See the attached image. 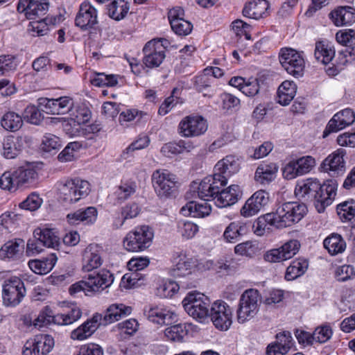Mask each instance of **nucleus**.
Listing matches in <instances>:
<instances>
[{"instance_id":"nucleus-1","label":"nucleus","mask_w":355,"mask_h":355,"mask_svg":"<svg viewBox=\"0 0 355 355\" xmlns=\"http://www.w3.org/2000/svg\"><path fill=\"white\" fill-rule=\"evenodd\" d=\"M308 211L304 203L286 202L277 205L275 211L270 212L274 218L273 227L282 229L300 222Z\"/></svg>"},{"instance_id":"nucleus-2","label":"nucleus","mask_w":355,"mask_h":355,"mask_svg":"<svg viewBox=\"0 0 355 355\" xmlns=\"http://www.w3.org/2000/svg\"><path fill=\"white\" fill-rule=\"evenodd\" d=\"M60 199L67 203L73 204L88 196L90 184L80 178L68 179L58 183Z\"/></svg>"},{"instance_id":"nucleus-3","label":"nucleus","mask_w":355,"mask_h":355,"mask_svg":"<svg viewBox=\"0 0 355 355\" xmlns=\"http://www.w3.org/2000/svg\"><path fill=\"white\" fill-rule=\"evenodd\" d=\"M261 295L256 289L250 288L245 291L241 295L237 310V320L239 323L254 318L259 311Z\"/></svg>"},{"instance_id":"nucleus-4","label":"nucleus","mask_w":355,"mask_h":355,"mask_svg":"<svg viewBox=\"0 0 355 355\" xmlns=\"http://www.w3.org/2000/svg\"><path fill=\"white\" fill-rule=\"evenodd\" d=\"M153 232L147 225L137 227L130 232L123 239V246L128 251L140 252L150 246Z\"/></svg>"},{"instance_id":"nucleus-5","label":"nucleus","mask_w":355,"mask_h":355,"mask_svg":"<svg viewBox=\"0 0 355 355\" xmlns=\"http://www.w3.org/2000/svg\"><path fill=\"white\" fill-rule=\"evenodd\" d=\"M184 310L195 319L203 320L210 313V300L200 293H190L182 301Z\"/></svg>"},{"instance_id":"nucleus-6","label":"nucleus","mask_w":355,"mask_h":355,"mask_svg":"<svg viewBox=\"0 0 355 355\" xmlns=\"http://www.w3.org/2000/svg\"><path fill=\"white\" fill-rule=\"evenodd\" d=\"M26 290L24 282L18 277L6 279L2 285V300L6 306H16L25 297Z\"/></svg>"},{"instance_id":"nucleus-7","label":"nucleus","mask_w":355,"mask_h":355,"mask_svg":"<svg viewBox=\"0 0 355 355\" xmlns=\"http://www.w3.org/2000/svg\"><path fill=\"white\" fill-rule=\"evenodd\" d=\"M155 191L160 198L171 196L176 188V176L166 169H157L152 175Z\"/></svg>"},{"instance_id":"nucleus-8","label":"nucleus","mask_w":355,"mask_h":355,"mask_svg":"<svg viewBox=\"0 0 355 355\" xmlns=\"http://www.w3.org/2000/svg\"><path fill=\"white\" fill-rule=\"evenodd\" d=\"M279 62L288 73L294 77L302 76L305 62L302 55L291 48L282 49L279 53Z\"/></svg>"},{"instance_id":"nucleus-9","label":"nucleus","mask_w":355,"mask_h":355,"mask_svg":"<svg viewBox=\"0 0 355 355\" xmlns=\"http://www.w3.org/2000/svg\"><path fill=\"white\" fill-rule=\"evenodd\" d=\"M209 317L218 329L227 331L232 324V309L224 301L211 304Z\"/></svg>"},{"instance_id":"nucleus-10","label":"nucleus","mask_w":355,"mask_h":355,"mask_svg":"<svg viewBox=\"0 0 355 355\" xmlns=\"http://www.w3.org/2000/svg\"><path fill=\"white\" fill-rule=\"evenodd\" d=\"M207 128V121L202 116L189 115L184 117L180 122L178 132L184 137H195L205 134Z\"/></svg>"},{"instance_id":"nucleus-11","label":"nucleus","mask_w":355,"mask_h":355,"mask_svg":"<svg viewBox=\"0 0 355 355\" xmlns=\"http://www.w3.org/2000/svg\"><path fill=\"white\" fill-rule=\"evenodd\" d=\"M54 346L53 338L47 334L37 335L28 340L23 347V355H45Z\"/></svg>"},{"instance_id":"nucleus-12","label":"nucleus","mask_w":355,"mask_h":355,"mask_svg":"<svg viewBox=\"0 0 355 355\" xmlns=\"http://www.w3.org/2000/svg\"><path fill=\"white\" fill-rule=\"evenodd\" d=\"M300 243L297 240H290L278 248L272 249L263 256L265 261L277 263L290 259L299 251Z\"/></svg>"},{"instance_id":"nucleus-13","label":"nucleus","mask_w":355,"mask_h":355,"mask_svg":"<svg viewBox=\"0 0 355 355\" xmlns=\"http://www.w3.org/2000/svg\"><path fill=\"white\" fill-rule=\"evenodd\" d=\"M38 103L43 112L53 115L67 114L73 106V99L69 96L58 98H40Z\"/></svg>"},{"instance_id":"nucleus-14","label":"nucleus","mask_w":355,"mask_h":355,"mask_svg":"<svg viewBox=\"0 0 355 355\" xmlns=\"http://www.w3.org/2000/svg\"><path fill=\"white\" fill-rule=\"evenodd\" d=\"M98 24V12L96 8L89 1H83L75 19V24L83 31L94 28Z\"/></svg>"},{"instance_id":"nucleus-15","label":"nucleus","mask_w":355,"mask_h":355,"mask_svg":"<svg viewBox=\"0 0 355 355\" xmlns=\"http://www.w3.org/2000/svg\"><path fill=\"white\" fill-rule=\"evenodd\" d=\"M143 63L150 69L158 67L166 57L164 48L159 41L148 42L143 49Z\"/></svg>"},{"instance_id":"nucleus-16","label":"nucleus","mask_w":355,"mask_h":355,"mask_svg":"<svg viewBox=\"0 0 355 355\" xmlns=\"http://www.w3.org/2000/svg\"><path fill=\"white\" fill-rule=\"evenodd\" d=\"M270 196L265 190H259L249 198L241 209V216L248 218L257 214L268 205Z\"/></svg>"},{"instance_id":"nucleus-17","label":"nucleus","mask_w":355,"mask_h":355,"mask_svg":"<svg viewBox=\"0 0 355 355\" xmlns=\"http://www.w3.org/2000/svg\"><path fill=\"white\" fill-rule=\"evenodd\" d=\"M48 0H19V12H24L28 19H36L45 15L49 10Z\"/></svg>"},{"instance_id":"nucleus-18","label":"nucleus","mask_w":355,"mask_h":355,"mask_svg":"<svg viewBox=\"0 0 355 355\" xmlns=\"http://www.w3.org/2000/svg\"><path fill=\"white\" fill-rule=\"evenodd\" d=\"M337 184L334 180H328L318 191L314 205L319 213L324 211L327 207L331 205L336 196Z\"/></svg>"},{"instance_id":"nucleus-19","label":"nucleus","mask_w":355,"mask_h":355,"mask_svg":"<svg viewBox=\"0 0 355 355\" xmlns=\"http://www.w3.org/2000/svg\"><path fill=\"white\" fill-rule=\"evenodd\" d=\"M346 151L339 148L329 155L322 163L324 171L329 173L331 176L342 175L345 171V161L344 157Z\"/></svg>"},{"instance_id":"nucleus-20","label":"nucleus","mask_w":355,"mask_h":355,"mask_svg":"<svg viewBox=\"0 0 355 355\" xmlns=\"http://www.w3.org/2000/svg\"><path fill=\"white\" fill-rule=\"evenodd\" d=\"M354 120L355 114L351 109H345L336 113L329 121L323 132V137H326L331 132H338L352 124Z\"/></svg>"},{"instance_id":"nucleus-21","label":"nucleus","mask_w":355,"mask_h":355,"mask_svg":"<svg viewBox=\"0 0 355 355\" xmlns=\"http://www.w3.org/2000/svg\"><path fill=\"white\" fill-rule=\"evenodd\" d=\"M218 175H213L205 178L198 187L197 194L204 201L214 200L216 193L219 191V185L225 186V180H220Z\"/></svg>"},{"instance_id":"nucleus-22","label":"nucleus","mask_w":355,"mask_h":355,"mask_svg":"<svg viewBox=\"0 0 355 355\" xmlns=\"http://www.w3.org/2000/svg\"><path fill=\"white\" fill-rule=\"evenodd\" d=\"M239 169V159L234 155H227L215 165L214 175H218V178L220 180H225L224 185L225 186L227 178L237 173Z\"/></svg>"},{"instance_id":"nucleus-23","label":"nucleus","mask_w":355,"mask_h":355,"mask_svg":"<svg viewBox=\"0 0 355 355\" xmlns=\"http://www.w3.org/2000/svg\"><path fill=\"white\" fill-rule=\"evenodd\" d=\"M114 281L113 275L106 269H102L98 272H93L86 278L88 290L90 291H98L109 287Z\"/></svg>"},{"instance_id":"nucleus-24","label":"nucleus","mask_w":355,"mask_h":355,"mask_svg":"<svg viewBox=\"0 0 355 355\" xmlns=\"http://www.w3.org/2000/svg\"><path fill=\"white\" fill-rule=\"evenodd\" d=\"M223 187L219 185V191L216 193L214 198L215 205L220 208L227 207L235 204L241 193L239 185L232 184L226 189H223Z\"/></svg>"},{"instance_id":"nucleus-25","label":"nucleus","mask_w":355,"mask_h":355,"mask_svg":"<svg viewBox=\"0 0 355 355\" xmlns=\"http://www.w3.org/2000/svg\"><path fill=\"white\" fill-rule=\"evenodd\" d=\"M321 184L315 178H307L297 183L295 189V196L304 200H315Z\"/></svg>"},{"instance_id":"nucleus-26","label":"nucleus","mask_w":355,"mask_h":355,"mask_svg":"<svg viewBox=\"0 0 355 355\" xmlns=\"http://www.w3.org/2000/svg\"><path fill=\"white\" fill-rule=\"evenodd\" d=\"M329 17L336 26H350L355 23V8L338 6L330 12Z\"/></svg>"},{"instance_id":"nucleus-27","label":"nucleus","mask_w":355,"mask_h":355,"mask_svg":"<svg viewBox=\"0 0 355 355\" xmlns=\"http://www.w3.org/2000/svg\"><path fill=\"white\" fill-rule=\"evenodd\" d=\"M173 265L170 269V274L175 278L184 277L191 273L195 265L191 258H189L182 252L177 253L173 261Z\"/></svg>"},{"instance_id":"nucleus-28","label":"nucleus","mask_w":355,"mask_h":355,"mask_svg":"<svg viewBox=\"0 0 355 355\" xmlns=\"http://www.w3.org/2000/svg\"><path fill=\"white\" fill-rule=\"evenodd\" d=\"M270 5L266 0H252L243 9V15L248 18L259 20L268 16Z\"/></svg>"},{"instance_id":"nucleus-29","label":"nucleus","mask_w":355,"mask_h":355,"mask_svg":"<svg viewBox=\"0 0 355 355\" xmlns=\"http://www.w3.org/2000/svg\"><path fill=\"white\" fill-rule=\"evenodd\" d=\"M101 250L96 245H88L83 253V270L90 272L100 267L103 263Z\"/></svg>"},{"instance_id":"nucleus-30","label":"nucleus","mask_w":355,"mask_h":355,"mask_svg":"<svg viewBox=\"0 0 355 355\" xmlns=\"http://www.w3.org/2000/svg\"><path fill=\"white\" fill-rule=\"evenodd\" d=\"M145 314L150 321L162 325H171L176 318V315L171 311L157 306L150 308Z\"/></svg>"},{"instance_id":"nucleus-31","label":"nucleus","mask_w":355,"mask_h":355,"mask_svg":"<svg viewBox=\"0 0 355 355\" xmlns=\"http://www.w3.org/2000/svg\"><path fill=\"white\" fill-rule=\"evenodd\" d=\"M132 308L123 304H113L110 305L104 315L102 316L100 324L107 325L118 321L122 317L128 315L131 313Z\"/></svg>"},{"instance_id":"nucleus-32","label":"nucleus","mask_w":355,"mask_h":355,"mask_svg":"<svg viewBox=\"0 0 355 355\" xmlns=\"http://www.w3.org/2000/svg\"><path fill=\"white\" fill-rule=\"evenodd\" d=\"M23 148L24 139L21 137L8 136L3 142L2 154L7 159H13L19 154Z\"/></svg>"},{"instance_id":"nucleus-33","label":"nucleus","mask_w":355,"mask_h":355,"mask_svg":"<svg viewBox=\"0 0 355 355\" xmlns=\"http://www.w3.org/2000/svg\"><path fill=\"white\" fill-rule=\"evenodd\" d=\"M180 211L184 216H191L195 218H204L210 214L211 208L207 201H204L202 203L191 201L187 203L185 206L182 207Z\"/></svg>"},{"instance_id":"nucleus-34","label":"nucleus","mask_w":355,"mask_h":355,"mask_svg":"<svg viewBox=\"0 0 355 355\" xmlns=\"http://www.w3.org/2000/svg\"><path fill=\"white\" fill-rule=\"evenodd\" d=\"M58 258L53 253L42 259H33L28 261L30 269L38 275H45L49 272L54 267Z\"/></svg>"},{"instance_id":"nucleus-35","label":"nucleus","mask_w":355,"mask_h":355,"mask_svg":"<svg viewBox=\"0 0 355 355\" xmlns=\"http://www.w3.org/2000/svg\"><path fill=\"white\" fill-rule=\"evenodd\" d=\"M277 171L278 166L276 164L263 163L257 167L254 180L260 184H268L275 178Z\"/></svg>"},{"instance_id":"nucleus-36","label":"nucleus","mask_w":355,"mask_h":355,"mask_svg":"<svg viewBox=\"0 0 355 355\" xmlns=\"http://www.w3.org/2000/svg\"><path fill=\"white\" fill-rule=\"evenodd\" d=\"M314 55L315 59L323 64H329L335 56V50L327 41L315 43Z\"/></svg>"},{"instance_id":"nucleus-37","label":"nucleus","mask_w":355,"mask_h":355,"mask_svg":"<svg viewBox=\"0 0 355 355\" xmlns=\"http://www.w3.org/2000/svg\"><path fill=\"white\" fill-rule=\"evenodd\" d=\"M68 113L69 114L70 120L73 122L74 125H77V128L87 123L91 117V112L85 105H75L73 102V106Z\"/></svg>"},{"instance_id":"nucleus-38","label":"nucleus","mask_w":355,"mask_h":355,"mask_svg":"<svg viewBox=\"0 0 355 355\" xmlns=\"http://www.w3.org/2000/svg\"><path fill=\"white\" fill-rule=\"evenodd\" d=\"M324 248L331 255L343 253L346 248V243L343 237L336 233H333L327 237L323 242Z\"/></svg>"},{"instance_id":"nucleus-39","label":"nucleus","mask_w":355,"mask_h":355,"mask_svg":"<svg viewBox=\"0 0 355 355\" xmlns=\"http://www.w3.org/2000/svg\"><path fill=\"white\" fill-rule=\"evenodd\" d=\"M107 7L109 17L116 21L123 19L130 10L129 3L125 0H113Z\"/></svg>"},{"instance_id":"nucleus-40","label":"nucleus","mask_w":355,"mask_h":355,"mask_svg":"<svg viewBox=\"0 0 355 355\" xmlns=\"http://www.w3.org/2000/svg\"><path fill=\"white\" fill-rule=\"evenodd\" d=\"M295 85L293 82H283L277 90V102L282 105H288L295 95Z\"/></svg>"},{"instance_id":"nucleus-41","label":"nucleus","mask_w":355,"mask_h":355,"mask_svg":"<svg viewBox=\"0 0 355 355\" xmlns=\"http://www.w3.org/2000/svg\"><path fill=\"white\" fill-rule=\"evenodd\" d=\"M22 117L15 112L5 113L1 119V125L6 131L15 132L23 125Z\"/></svg>"},{"instance_id":"nucleus-42","label":"nucleus","mask_w":355,"mask_h":355,"mask_svg":"<svg viewBox=\"0 0 355 355\" xmlns=\"http://www.w3.org/2000/svg\"><path fill=\"white\" fill-rule=\"evenodd\" d=\"M13 173L17 187L33 182L37 175L35 170L29 166H20Z\"/></svg>"},{"instance_id":"nucleus-43","label":"nucleus","mask_w":355,"mask_h":355,"mask_svg":"<svg viewBox=\"0 0 355 355\" xmlns=\"http://www.w3.org/2000/svg\"><path fill=\"white\" fill-rule=\"evenodd\" d=\"M308 266V262L305 259H296L293 261L286 269L285 279L288 281H291L301 276L306 272Z\"/></svg>"},{"instance_id":"nucleus-44","label":"nucleus","mask_w":355,"mask_h":355,"mask_svg":"<svg viewBox=\"0 0 355 355\" xmlns=\"http://www.w3.org/2000/svg\"><path fill=\"white\" fill-rule=\"evenodd\" d=\"M82 312L79 307L73 305L70 310L55 315V324L59 325H68L73 323L80 318Z\"/></svg>"},{"instance_id":"nucleus-45","label":"nucleus","mask_w":355,"mask_h":355,"mask_svg":"<svg viewBox=\"0 0 355 355\" xmlns=\"http://www.w3.org/2000/svg\"><path fill=\"white\" fill-rule=\"evenodd\" d=\"M22 240L10 241L5 243L0 250V257L3 259H15L23 252Z\"/></svg>"},{"instance_id":"nucleus-46","label":"nucleus","mask_w":355,"mask_h":355,"mask_svg":"<svg viewBox=\"0 0 355 355\" xmlns=\"http://www.w3.org/2000/svg\"><path fill=\"white\" fill-rule=\"evenodd\" d=\"M34 235L35 236H39L42 243L46 248H55L60 244L58 236L55 235L52 230L38 228L34 231Z\"/></svg>"},{"instance_id":"nucleus-47","label":"nucleus","mask_w":355,"mask_h":355,"mask_svg":"<svg viewBox=\"0 0 355 355\" xmlns=\"http://www.w3.org/2000/svg\"><path fill=\"white\" fill-rule=\"evenodd\" d=\"M273 221L275 220L271 213L259 216L253 224L254 233L258 236L263 235L270 229L269 226L273 227Z\"/></svg>"},{"instance_id":"nucleus-48","label":"nucleus","mask_w":355,"mask_h":355,"mask_svg":"<svg viewBox=\"0 0 355 355\" xmlns=\"http://www.w3.org/2000/svg\"><path fill=\"white\" fill-rule=\"evenodd\" d=\"M71 124L67 123L64 126V130L67 134L70 135L71 136L73 135H83L85 137H88L91 134H95L98 132L102 127L100 123H94L89 125L80 126L79 128H76V132L73 130H70Z\"/></svg>"},{"instance_id":"nucleus-49","label":"nucleus","mask_w":355,"mask_h":355,"mask_svg":"<svg viewBox=\"0 0 355 355\" xmlns=\"http://www.w3.org/2000/svg\"><path fill=\"white\" fill-rule=\"evenodd\" d=\"M164 334L165 336L171 341L181 342L187 334V331L182 324H171V327L165 329Z\"/></svg>"},{"instance_id":"nucleus-50","label":"nucleus","mask_w":355,"mask_h":355,"mask_svg":"<svg viewBox=\"0 0 355 355\" xmlns=\"http://www.w3.org/2000/svg\"><path fill=\"white\" fill-rule=\"evenodd\" d=\"M337 213L341 220H351L355 218V202L345 201L337 206Z\"/></svg>"},{"instance_id":"nucleus-51","label":"nucleus","mask_w":355,"mask_h":355,"mask_svg":"<svg viewBox=\"0 0 355 355\" xmlns=\"http://www.w3.org/2000/svg\"><path fill=\"white\" fill-rule=\"evenodd\" d=\"M24 119L28 123L39 125L44 119L41 111L35 105H28L24 112Z\"/></svg>"},{"instance_id":"nucleus-52","label":"nucleus","mask_w":355,"mask_h":355,"mask_svg":"<svg viewBox=\"0 0 355 355\" xmlns=\"http://www.w3.org/2000/svg\"><path fill=\"white\" fill-rule=\"evenodd\" d=\"M243 230V228L240 223L232 222L226 227L223 233V237L227 242L235 243L242 234Z\"/></svg>"},{"instance_id":"nucleus-53","label":"nucleus","mask_w":355,"mask_h":355,"mask_svg":"<svg viewBox=\"0 0 355 355\" xmlns=\"http://www.w3.org/2000/svg\"><path fill=\"white\" fill-rule=\"evenodd\" d=\"M52 322L55 324V315L49 306H46L35 320L34 325L41 328Z\"/></svg>"},{"instance_id":"nucleus-54","label":"nucleus","mask_w":355,"mask_h":355,"mask_svg":"<svg viewBox=\"0 0 355 355\" xmlns=\"http://www.w3.org/2000/svg\"><path fill=\"white\" fill-rule=\"evenodd\" d=\"M61 147L60 138L53 134L46 133L44 135L42 142V148L45 152L58 150Z\"/></svg>"},{"instance_id":"nucleus-55","label":"nucleus","mask_w":355,"mask_h":355,"mask_svg":"<svg viewBox=\"0 0 355 355\" xmlns=\"http://www.w3.org/2000/svg\"><path fill=\"white\" fill-rule=\"evenodd\" d=\"M295 161L301 175L309 173L315 166V159L310 155L303 156Z\"/></svg>"},{"instance_id":"nucleus-56","label":"nucleus","mask_w":355,"mask_h":355,"mask_svg":"<svg viewBox=\"0 0 355 355\" xmlns=\"http://www.w3.org/2000/svg\"><path fill=\"white\" fill-rule=\"evenodd\" d=\"M137 184L135 182H123L116 191L118 199L125 200L136 192Z\"/></svg>"},{"instance_id":"nucleus-57","label":"nucleus","mask_w":355,"mask_h":355,"mask_svg":"<svg viewBox=\"0 0 355 355\" xmlns=\"http://www.w3.org/2000/svg\"><path fill=\"white\" fill-rule=\"evenodd\" d=\"M150 139L148 136H143L139 137L135 142L132 143L122 153V158L126 159L130 157L129 155L135 150L143 149L148 146Z\"/></svg>"},{"instance_id":"nucleus-58","label":"nucleus","mask_w":355,"mask_h":355,"mask_svg":"<svg viewBox=\"0 0 355 355\" xmlns=\"http://www.w3.org/2000/svg\"><path fill=\"white\" fill-rule=\"evenodd\" d=\"M337 42L345 46L355 45V31L353 29L339 31L336 35Z\"/></svg>"},{"instance_id":"nucleus-59","label":"nucleus","mask_w":355,"mask_h":355,"mask_svg":"<svg viewBox=\"0 0 355 355\" xmlns=\"http://www.w3.org/2000/svg\"><path fill=\"white\" fill-rule=\"evenodd\" d=\"M141 280V275L136 271H132L130 273L125 274L121 282V286L128 289L133 287L139 286L141 284L140 281Z\"/></svg>"},{"instance_id":"nucleus-60","label":"nucleus","mask_w":355,"mask_h":355,"mask_svg":"<svg viewBox=\"0 0 355 355\" xmlns=\"http://www.w3.org/2000/svg\"><path fill=\"white\" fill-rule=\"evenodd\" d=\"M170 24L173 31L179 35H187L191 32L193 28L191 23L184 19L174 21Z\"/></svg>"},{"instance_id":"nucleus-61","label":"nucleus","mask_w":355,"mask_h":355,"mask_svg":"<svg viewBox=\"0 0 355 355\" xmlns=\"http://www.w3.org/2000/svg\"><path fill=\"white\" fill-rule=\"evenodd\" d=\"M275 343L282 347L284 352H288L294 344L291 332L287 331L277 334Z\"/></svg>"},{"instance_id":"nucleus-62","label":"nucleus","mask_w":355,"mask_h":355,"mask_svg":"<svg viewBox=\"0 0 355 355\" xmlns=\"http://www.w3.org/2000/svg\"><path fill=\"white\" fill-rule=\"evenodd\" d=\"M314 341L324 343L329 340L332 336L331 328L329 325H321L313 331Z\"/></svg>"},{"instance_id":"nucleus-63","label":"nucleus","mask_w":355,"mask_h":355,"mask_svg":"<svg viewBox=\"0 0 355 355\" xmlns=\"http://www.w3.org/2000/svg\"><path fill=\"white\" fill-rule=\"evenodd\" d=\"M178 229L181 235L186 239L193 237L198 231V225L189 221L180 222Z\"/></svg>"},{"instance_id":"nucleus-64","label":"nucleus","mask_w":355,"mask_h":355,"mask_svg":"<svg viewBox=\"0 0 355 355\" xmlns=\"http://www.w3.org/2000/svg\"><path fill=\"white\" fill-rule=\"evenodd\" d=\"M179 291V285L173 281L164 283L157 288V294L162 297H171Z\"/></svg>"}]
</instances>
